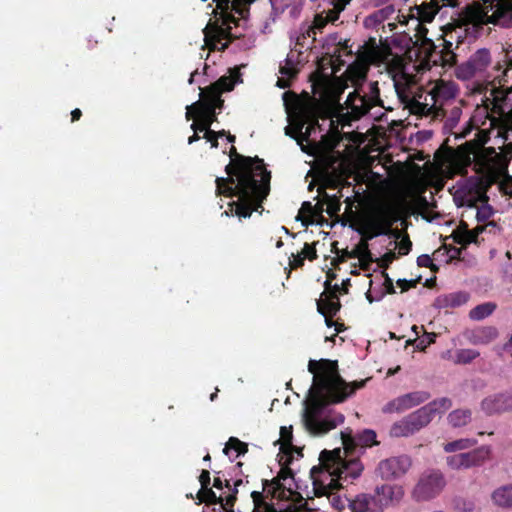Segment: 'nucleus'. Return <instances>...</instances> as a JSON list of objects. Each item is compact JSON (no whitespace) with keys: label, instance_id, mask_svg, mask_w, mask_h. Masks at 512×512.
<instances>
[{"label":"nucleus","instance_id":"1","mask_svg":"<svg viewBox=\"0 0 512 512\" xmlns=\"http://www.w3.org/2000/svg\"><path fill=\"white\" fill-rule=\"evenodd\" d=\"M229 156L230 163L225 167L227 177H216L215 194L237 197V200L229 202V209L222 216L249 218L254 211L262 208L270 192L271 173L263 159L239 154L234 146L230 148Z\"/></svg>","mask_w":512,"mask_h":512},{"label":"nucleus","instance_id":"2","mask_svg":"<svg viewBox=\"0 0 512 512\" xmlns=\"http://www.w3.org/2000/svg\"><path fill=\"white\" fill-rule=\"evenodd\" d=\"M308 371L313 374V396L303 413L306 430L314 435H323L344 422V416L320 418L324 409L330 404L346 401L355 392L365 387L368 379L346 382L340 375L337 360H310Z\"/></svg>","mask_w":512,"mask_h":512},{"label":"nucleus","instance_id":"3","mask_svg":"<svg viewBox=\"0 0 512 512\" xmlns=\"http://www.w3.org/2000/svg\"><path fill=\"white\" fill-rule=\"evenodd\" d=\"M319 460L320 466H314L310 471L315 495L318 497L330 495L341 488L344 482L357 479L364 469L357 455L343 457L340 448L323 450Z\"/></svg>","mask_w":512,"mask_h":512},{"label":"nucleus","instance_id":"4","mask_svg":"<svg viewBox=\"0 0 512 512\" xmlns=\"http://www.w3.org/2000/svg\"><path fill=\"white\" fill-rule=\"evenodd\" d=\"M489 3L485 11L480 5H467L462 12L463 20L475 26L484 24L500 25L505 28L512 27V0H481Z\"/></svg>","mask_w":512,"mask_h":512},{"label":"nucleus","instance_id":"5","mask_svg":"<svg viewBox=\"0 0 512 512\" xmlns=\"http://www.w3.org/2000/svg\"><path fill=\"white\" fill-rule=\"evenodd\" d=\"M399 220V214L396 208L389 204L376 206L371 213L364 218L357 232L366 240H372L381 235H387L392 232V226Z\"/></svg>","mask_w":512,"mask_h":512},{"label":"nucleus","instance_id":"6","mask_svg":"<svg viewBox=\"0 0 512 512\" xmlns=\"http://www.w3.org/2000/svg\"><path fill=\"white\" fill-rule=\"evenodd\" d=\"M490 140L489 132L485 129H479L473 140L466 143L469 152L475 157L480 158L481 165L487 170H491L498 175H504L508 171V159L502 154L496 152L492 147L486 148L485 144Z\"/></svg>","mask_w":512,"mask_h":512},{"label":"nucleus","instance_id":"7","mask_svg":"<svg viewBox=\"0 0 512 512\" xmlns=\"http://www.w3.org/2000/svg\"><path fill=\"white\" fill-rule=\"evenodd\" d=\"M359 57L368 64H386L390 73H403L405 68L404 60L401 56L394 55L391 47L386 43L377 44L375 38H369L361 47Z\"/></svg>","mask_w":512,"mask_h":512},{"label":"nucleus","instance_id":"8","mask_svg":"<svg viewBox=\"0 0 512 512\" xmlns=\"http://www.w3.org/2000/svg\"><path fill=\"white\" fill-rule=\"evenodd\" d=\"M347 115L349 120H359L361 117L369 113L375 106H383L380 98V89L377 81L368 84L367 91L360 93V88H356L351 92L345 101Z\"/></svg>","mask_w":512,"mask_h":512},{"label":"nucleus","instance_id":"9","mask_svg":"<svg viewBox=\"0 0 512 512\" xmlns=\"http://www.w3.org/2000/svg\"><path fill=\"white\" fill-rule=\"evenodd\" d=\"M492 63L491 53L486 48H481L475 51L467 61L458 65L455 70V75L460 80H469L474 77L492 78L487 71Z\"/></svg>","mask_w":512,"mask_h":512},{"label":"nucleus","instance_id":"10","mask_svg":"<svg viewBox=\"0 0 512 512\" xmlns=\"http://www.w3.org/2000/svg\"><path fill=\"white\" fill-rule=\"evenodd\" d=\"M433 418L426 406H423L394 423L390 429V435L393 437H407L426 427Z\"/></svg>","mask_w":512,"mask_h":512},{"label":"nucleus","instance_id":"11","mask_svg":"<svg viewBox=\"0 0 512 512\" xmlns=\"http://www.w3.org/2000/svg\"><path fill=\"white\" fill-rule=\"evenodd\" d=\"M433 418L426 406H423L394 423L390 429V435L393 437H407L426 427Z\"/></svg>","mask_w":512,"mask_h":512},{"label":"nucleus","instance_id":"12","mask_svg":"<svg viewBox=\"0 0 512 512\" xmlns=\"http://www.w3.org/2000/svg\"><path fill=\"white\" fill-rule=\"evenodd\" d=\"M376 437V432L371 429H364L356 435H352L351 430L341 432L344 454L346 456H358L365 448L379 444Z\"/></svg>","mask_w":512,"mask_h":512},{"label":"nucleus","instance_id":"13","mask_svg":"<svg viewBox=\"0 0 512 512\" xmlns=\"http://www.w3.org/2000/svg\"><path fill=\"white\" fill-rule=\"evenodd\" d=\"M195 118L191 129L195 132H203L210 129V126L217 120L215 108L205 101H196L186 107V119Z\"/></svg>","mask_w":512,"mask_h":512},{"label":"nucleus","instance_id":"14","mask_svg":"<svg viewBox=\"0 0 512 512\" xmlns=\"http://www.w3.org/2000/svg\"><path fill=\"white\" fill-rule=\"evenodd\" d=\"M445 485V478L440 471H430L420 477L413 494L417 500H430L436 497Z\"/></svg>","mask_w":512,"mask_h":512},{"label":"nucleus","instance_id":"15","mask_svg":"<svg viewBox=\"0 0 512 512\" xmlns=\"http://www.w3.org/2000/svg\"><path fill=\"white\" fill-rule=\"evenodd\" d=\"M411 466V459L407 455L391 457L382 460L376 469L377 474L385 480H392L403 476Z\"/></svg>","mask_w":512,"mask_h":512},{"label":"nucleus","instance_id":"16","mask_svg":"<svg viewBox=\"0 0 512 512\" xmlns=\"http://www.w3.org/2000/svg\"><path fill=\"white\" fill-rule=\"evenodd\" d=\"M431 397L427 391H414L395 398L384 408L385 412H401L417 406Z\"/></svg>","mask_w":512,"mask_h":512},{"label":"nucleus","instance_id":"17","mask_svg":"<svg viewBox=\"0 0 512 512\" xmlns=\"http://www.w3.org/2000/svg\"><path fill=\"white\" fill-rule=\"evenodd\" d=\"M372 495L375 499L379 512H382L390 505L399 502L404 495V491L401 486L383 484L377 486L374 490V494Z\"/></svg>","mask_w":512,"mask_h":512},{"label":"nucleus","instance_id":"18","mask_svg":"<svg viewBox=\"0 0 512 512\" xmlns=\"http://www.w3.org/2000/svg\"><path fill=\"white\" fill-rule=\"evenodd\" d=\"M481 409L487 415H494L512 410V393H496L484 398Z\"/></svg>","mask_w":512,"mask_h":512},{"label":"nucleus","instance_id":"19","mask_svg":"<svg viewBox=\"0 0 512 512\" xmlns=\"http://www.w3.org/2000/svg\"><path fill=\"white\" fill-rule=\"evenodd\" d=\"M205 41L209 44L210 40H214L216 42H221L222 40H227V42L223 43L220 50L224 51L228 48L229 43H231L236 37L233 36L231 32L230 24L218 25L217 23L213 25H207L204 30Z\"/></svg>","mask_w":512,"mask_h":512},{"label":"nucleus","instance_id":"20","mask_svg":"<svg viewBox=\"0 0 512 512\" xmlns=\"http://www.w3.org/2000/svg\"><path fill=\"white\" fill-rule=\"evenodd\" d=\"M429 51L426 54L428 62L442 67H451L456 63V54L453 50H438L433 42H429Z\"/></svg>","mask_w":512,"mask_h":512},{"label":"nucleus","instance_id":"21","mask_svg":"<svg viewBox=\"0 0 512 512\" xmlns=\"http://www.w3.org/2000/svg\"><path fill=\"white\" fill-rule=\"evenodd\" d=\"M348 506L352 512H379L373 495L368 493L356 495Z\"/></svg>","mask_w":512,"mask_h":512},{"label":"nucleus","instance_id":"22","mask_svg":"<svg viewBox=\"0 0 512 512\" xmlns=\"http://www.w3.org/2000/svg\"><path fill=\"white\" fill-rule=\"evenodd\" d=\"M491 449L489 446L483 445L472 451L462 453L467 469L481 466L490 457Z\"/></svg>","mask_w":512,"mask_h":512},{"label":"nucleus","instance_id":"23","mask_svg":"<svg viewBox=\"0 0 512 512\" xmlns=\"http://www.w3.org/2000/svg\"><path fill=\"white\" fill-rule=\"evenodd\" d=\"M469 297V294L464 291L453 292L439 296L436 299V305L439 308H457L466 304Z\"/></svg>","mask_w":512,"mask_h":512},{"label":"nucleus","instance_id":"24","mask_svg":"<svg viewBox=\"0 0 512 512\" xmlns=\"http://www.w3.org/2000/svg\"><path fill=\"white\" fill-rule=\"evenodd\" d=\"M492 502L502 509H512V484L503 485L491 494Z\"/></svg>","mask_w":512,"mask_h":512},{"label":"nucleus","instance_id":"25","mask_svg":"<svg viewBox=\"0 0 512 512\" xmlns=\"http://www.w3.org/2000/svg\"><path fill=\"white\" fill-rule=\"evenodd\" d=\"M497 336V329L492 326H487L473 330L469 340L474 345H485L495 340Z\"/></svg>","mask_w":512,"mask_h":512},{"label":"nucleus","instance_id":"26","mask_svg":"<svg viewBox=\"0 0 512 512\" xmlns=\"http://www.w3.org/2000/svg\"><path fill=\"white\" fill-rule=\"evenodd\" d=\"M418 19L421 22L430 23L434 20L436 14L440 11L441 6L438 0H429L415 7Z\"/></svg>","mask_w":512,"mask_h":512},{"label":"nucleus","instance_id":"27","mask_svg":"<svg viewBox=\"0 0 512 512\" xmlns=\"http://www.w3.org/2000/svg\"><path fill=\"white\" fill-rule=\"evenodd\" d=\"M462 227H464V231H459L455 235V241L461 245L476 243L478 236L485 230L484 225H478L474 229L469 230L468 225L464 222H461L460 224V228Z\"/></svg>","mask_w":512,"mask_h":512},{"label":"nucleus","instance_id":"28","mask_svg":"<svg viewBox=\"0 0 512 512\" xmlns=\"http://www.w3.org/2000/svg\"><path fill=\"white\" fill-rule=\"evenodd\" d=\"M216 10H219L220 18L224 24L238 25L239 19L232 13L233 0H214ZM216 14L217 11H214Z\"/></svg>","mask_w":512,"mask_h":512},{"label":"nucleus","instance_id":"29","mask_svg":"<svg viewBox=\"0 0 512 512\" xmlns=\"http://www.w3.org/2000/svg\"><path fill=\"white\" fill-rule=\"evenodd\" d=\"M216 10H219L220 18L224 24L238 25L239 19L232 13L233 0H214ZM216 14L217 11H214Z\"/></svg>","mask_w":512,"mask_h":512},{"label":"nucleus","instance_id":"30","mask_svg":"<svg viewBox=\"0 0 512 512\" xmlns=\"http://www.w3.org/2000/svg\"><path fill=\"white\" fill-rule=\"evenodd\" d=\"M493 70L500 72V74L493 76V82L497 81L501 87H504L508 83V72L512 70V58H509L507 54L504 55L503 63L498 61Z\"/></svg>","mask_w":512,"mask_h":512},{"label":"nucleus","instance_id":"31","mask_svg":"<svg viewBox=\"0 0 512 512\" xmlns=\"http://www.w3.org/2000/svg\"><path fill=\"white\" fill-rule=\"evenodd\" d=\"M471 410L456 409L449 413L447 420L455 428L467 425L471 421Z\"/></svg>","mask_w":512,"mask_h":512},{"label":"nucleus","instance_id":"32","mask_svg":"<svg viewBox=\"0 0 512 512\" xmlns=\"http://www.w3.org/2000/svg\"><path fill=\"white\" fill-rule=\"evenodd\" d=\"M263 490L270 494L272 498H283L285 496V486L278 476L272 480H263Z\"/></svg>","mask_w":512,"mask_h":512},{"label":"nucleus","instance_id":"33","mask_svg":"<svg viewBox=\"0 0 512 512\" xmlns=\"http://www.w3.org/2000/svg\"><path fill=\"white\" fill-rule=\"evenodd\" d=\"M341 309L340 300H332V299H323L320 298L317 300V311L321 315H333L335 316Z\"/></svg>","mask_w":512,"mask_h":512},{"label":"nucleus","instance_id":"34","mask_svg":"<svg viewBox=\"0 0 512 512\" xmlns=\"http://www.w3.org/2000/svg\"><path fill=\"white\" fill-rule=\"evenodd\" d=\"M339 195H329L327 193L322 194V203L326 204V212L329 216H335L339 213L341 209V197H343L341 191L338 192Z\"/></svg>","mask_w":512,"mask_h":512},{"label":"nucleus","instance_id":"35","mask_svg":"<svg viewBox=\"0 0 512 512\" xmlns=\"http://www.w3.org/2000/svg\"><path fill=\"white\" fill-rule=\"evenodd\" d=\"M496 304L493 302H486L480 305H477L469 312V317L472 320H482L488 316H490L496 309Z\"/></svg>","mask_w":512,"mask_h":512},{"label":"nucleus","instance_id":"36","mask_svg":"<svg viewBox=\"0 0 512 512\" xmlns=\"http://www.w3.org/2000/svg\"><path fill=\"white\" fill-rule=\"evenodd\" d=\"M428 411L435 417L436 414H443L452 407V401L448 397L435 399L425 405Z\"/></svg>","mask_w":512,"mask_h":512},{"label":"nucleus","instance_id":"37","mask_svg":"<svg viewBox=\"0 0 512 512\" xmlns=\"http://www.w3.org/2000/svg\"><path fill=\"white\" fill-rule=\"evenodd\" d=\"M251 498L254 504L253 512H280L273 504H269L264 500L263 492L253 491Z\"/></svg>","mask_w":512,"mask_h":512},{"label":"nucleus","instance_id":"38","mask_svg":"<svg viewBox=\"0 0 512 512\" xmlns=\"http://www.w3.org/2000/svg\"><path fill=\"white\" fill-rule=\"evenodd\" d=\"M298 54L289 53L285 59V64L280 66V73L288 78H295L298 74L297 65Z\"/></svg>","mask_w":512,"mask_h":512},{"label":"nucleus","instance_id":"39","mask_svg":"<svg viewBox=\"0 0 512 512\" xmlns=\"http://www.w3.org/2000/svg\"><path fill=\"white\" fill-rule=\"evenodd\" d=\"M221 94L222 93L219 91V88L212 83L201 90L200 99L198 101H205L215 108V102H220Z\"/></svg>","mask_w":512,"mask_h":512},{"label":"nucleus","instance_id":"40","mask_svg":"<svg viewBox=\"0 0 512 512\" xmlns=\"http://www.w3.org/2000/svg\"><path fill=\"white\" fill-rule=\"evenodd\" d=\"M280 439L277 440V443H281L280 450L285 454H289L290 450L294 449L292 444L293 434H292V426L286 427L282 426L280 429Z\"/></svg>","mask_w":512,"mask_h":512},{"label":"nucleus","instance_id":"41","mask_svg":"<svg viewBox=\"0 0 512 512\" xmlns=\"http://www.w3.org/2000/svg\"><path fill=\"white\" fill-rule=\"evenodd\" d=\"M197 497L200 502H204L208 505L219 504L221 507H224V499L221 496H217L210 487L204 490H199Z\"/></svg>","mask_w":512,"mask_h":512},{"label":"nucleus","instance_id":"42","mask_svg":"<svg viewBox=\"0 0 512 512\" xmlns=\"http://www.w3.org/2000/svg\"><path fill=\"white\" fill-rule=\"evenodd\" d=\"M476 443H477V441L474 439H469V438L458 439V440L446 443L444 445V451L447 453L461 451V450L471 448Z\"/></svg>","mask_w":512,"mask_h":512},{"label":"nucleus","instance_id":"43","mask_svg":"<svg viewBox=\"0 0 512 512\" xmlns=\"http://www.w3.org/2000/svg\"><path fill=\"white\" fill-rule=\"evenodd\" d=\"M479 355L480 353L474 349H459L456 351L454 362L456 364H469Z\"/></svg>","mask_w":512,"mask_h":512},{"label":"nucleus","instance_id":"44","mask_svg":"<svg viewBox=\"0 0 512 512\" xmlns=\"http://www.w3.org/2000/svg\"><path fill=\"white\" fill-rule=\"evenodd\" d=\"M230 450H235L237 452V456L244 455L248 452V445L236 437H230L223 449V452L228 455Z\"/></svg>","mask_w":512,"mask_h":512},{"label":"nucleus","instance_id":"45","mask_svg":"<svg viewBox=\"0 0 512 512\" xmlns=\"http://www.w3.org/2000/svg\"><path fill=\"white\" fill-rule=\"evenodd\" d=\"M239 77V74L236 76H222L216 82H214V85L219 88L221 93L229 92L234 89L235 83Z\"/></svg>","mask_w":512,"mask_h":512},{"label":"nucleus","instance_id":"46","mask_svg":"<svg viewBox=\"0 0 512 512\" xmlns=\"http://www.w3.org/2000/svg\"><path fill=\"white\" fill-rule=\"evenodd\" d=\"M368 241L369 240H366V238L364 237H362L361 239V248L364 251V253L362 254V256L358 257V259L360 260L363 269H366L367 265H369L371 262H374L372 253L369 250Z\"/></svg>","mask_w":512,"mask_h":512},{"label":"nucleus","instance_id":"47","mask_svg":"<svg viewBox=\"0 0 512 512\" xmlns=\"http://www.w3.org/2000/svg\"><path fill=\"white\" fill-rule=\"evenodd\" d=\"M348 71L356 82H363L366 80L368 67L363 65H351Z\"/></svg>","mask_w":512,"mask_h":512},{"label":"nucleus","instance_id":"48","mask_svg":"<svg viewBox=\"0 0 512 512\" xmlns=\"http://www.w3.org/2000/svg\"><path fill=\"white\" fill-rule=\"evenodd\" d=\"M446 463L452 470L467 469L462 453L448 456Z\"/></svg>","mask_w":512,"mask_h":512},{"label":"nucleus","instance_id":"49","mask_svg":"<svg viewBox=\"0 0 512 512\" xmlns=\"http://www.w3.org/2000/svg\"><path fill=\"white\" fill-rule=\"evenodd\" d=\"M250 4V0H233L232 12L244 17L245 13H248V6Z\"/></svg>","mask_w":512,"mask_h":512},{"label":"nucleus","instance_id":"50","mask_svg":"<svg viewBox=\"0 0 512 512\" xmlns=\"http://www.w3.org/2000/svg\"><path fill=\"white\" fill-rule=\"evenodd\" d=\"M493 215V209L488 204L477 207L476 218L478 222H485Z\"/></svg>","mask_w":512,"mask_h":512},{"label":"nucleus","instance_id":"51","mask_svg":"<svg viewBox=\"0 0 512 512\" xmlns=\"http://www.w3.org/2000/svg\"><path fill=\"white\" fill-rule=\"evenodd\" d=\"M292 461V456L289 455L287 457V459L285 460V462L282 464L281 466V469L278 473V477L282 480V481H286L287 479L289 478H293V471L292 469L289 467L290 463Z\"/></svg>","mask_w":512,"mask_h":512},{"label":"nucleus","instance_id":"52","mask_svg":"<svg viewBox=\"0 0 512 512\" xmlns=\"http://www.w3.org/2000/svg\"><path fill=\"white\" fill-rule=\"evenodd\" d=\"M431 109L432 107H429L428 104L421 103L417 100H413L410 104V110L414 114L428 115Z\"/></svg>","mask_w":512,"mask_h":512},{"label":"nucleus","instance_id":"53","mask_svg":"<svg viewBox=\"0 0 512 512\" xmlns=\"http://www.w3.org/2000/svg\"><path fill=\"white\" fill-rule=\"evenodd\" d=\"M316 243H313L312 245L309 243H305L302 251L300 252L302 256H305V259H308L310 261L317 259V251L315 248Z\"/></svg>","mask_w":512,"mask_h":512},{"label":"nucleus","instance_id":"54","mask_svg":"<svg viewBox=\"0 0 512 512\" xmlns=\"http://www.w3.org/2000/svg\"><path fill=\"white\" fill-rule=\"evenodd\" d=\"M417 265L419 267L430 268L432 271L438 270V267L433 263L431 257L427 254H422L418 256Z\"/></svg>","mask_w":512,"mask_h":512},{"label":"nucleus","instance_id":"55","mask_svg":"<svg viewBox=\"0 0 512 512\" xmlns=\"http://www.w3.org/2000/svg\"><path fill=\"white\" fill-rule=\"evenodd\" d=\"M316 34L317 32L314 30V28L311 25H308L306 28L302 30V33L300 36L297 37V44L303 46L301 43V39H312V43L316 41Z\"/></svg>","mask_w":512,"mask_h":512},{"label":"nucleus","instance_id":"56","mask_svg":"<svg viewBox=\"0 0 512 512\" xmlns=\"http://www.w3.org/2000/svg\"><path fill=\"white\" fill-rule=\"evenodd\" d=\"M327 17H324L323 13L316 14L311 26L316 32H322L323 28L328 24Z\"/></svg>","mask_w":512,"mask_h":512},{"label":"nucleus","instance_id":"57","mask_svg":"<svg viewBox=\"0 0 512 512\" xmlns=\"http://www.w3.org/2000/svg\"><path fill=\"white\" fill-rule=\"evenodd\" d=\"M313 211H314V206L311 204V202H308V201L303 202L302 206H301V209H300V212H299V215L297 216V220H300V221H302V223L304 225H307L309 221L307 219L303 218L301 216V214L305 213V214H308V215H312Z\"/></svg>","mask_w":512,"mask_h":512},{"label":"nucleus","instance_id":"58","mask_svg":"<svg viewBox=\"0 0 512 512\" xmlns=\"http://www.w3.org/2000/svg\"><path fill=\"white\" fill-rule=\"evenodd\" d=\"M396 258V254L393 251L386 252L380 259L377 260L378 265L383 268L387 269L389 265L394 261Z\"/></svg>","mask_w":512,"mask_h":512},{"label":"nucleus","instance_id":"59","mask_svg":"<svg viewBox=\"0 0 512 512\" xmlns=\"http://www.w3.org/2000/svg\"><path fill=\"white\" fill-rule=\"evenodd\" d=\"M420 279H421L420 277H418L417 279H412V280L399 279V280H397V285L401 288L402 292H405L411 288H415L417 286V284L419 283Z\"/></svg>","mask_w":512,"mask_h":512},{"label":"nucleus","instance_id":"60","mask_svg":"<svg viewBox=\"0 0 512 512\" xmlns=\"http://www.w3.org/2000/svg\"><path fill=\"white\" fill-rule=\"evenodd\" d=\"M412 248V242L409 239V236L406 235L402 240L398 243V249L400 255H407Z\"/></svg>","mask_w":512,"mask_h":512},{"label":"nucleus","instance_id":"61","mask_svg":"<svg viewBox=\"0 0 512 512\" xmlns=\"http://www.w3.org/2000/svg\"><path fill=\"white\" fill-rule=\"evenodd\" d=\"M305 256L299 252L297 254H292L289 258V265L292 269L300 268L304 265Z\"/></svg>","mask_w":512,"mask_h":512},{"label":"nucleus","instance_id":"62","mask_svg":"<svg viewBox=\"0 0 512 512\" xmlns=\"http://www.w3.org/2000/svg\"><path fill=\"white\" fill-rule=\"evenodd\" d=\"M203 132H205L204 138L211 143V147L217 148L219 143H218V137H217L216 131L211 130V129H206Z\"/></svg>","mask_w":512,"mask_h":512},{"label":"nucleus","instance_id":"63","mask_svg":"<svg viewBox=\"0 0 512 512\" xmlns=\"http://www.w3.org/2000/svg\"><path fill=\"white\" fill-rule=\"evenodd\" d=\"M199 482L201 484V489L204 490L210 487V472L206 469H203L199 476Z\"/></svg>","mask_w":512,"mask_h":512},{"label":"nucleus","instance_id":"64","mask_svg":"<svg viewBox=\"0 0 512 512\" xmlns=\"http://www.w3.org/2000/svg\"><path fill=\"white\" fill-rule=\"evenodd\" d=\"M414 204L417 208L421 210H427L429 208V202L427 198L423 195H417L414 198Z\"/></svg>","mask_w":512,"mask_h":512}]
</instances>
